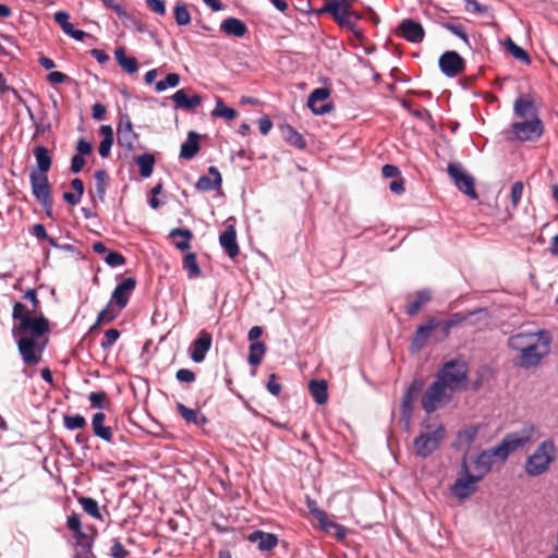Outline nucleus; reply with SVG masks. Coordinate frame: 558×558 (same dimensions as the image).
Returning a JSON list of instances; mask_svg holds the SVG:
<instances>
[{
    "mask_svg": "<svg viewBox=\"0 0 558 558\" xmlns=\"http://www.w3.org/2000/svg\"><path fill=\"white\" fill-rule=\"evenodd\" d=\"M449 177L454 182L457 189L472 199H477L478 194L475 190L474 178L465 172L459 162H450L447 168Z\"/></svg>",
    "mask_w": 558,
    "mask_h": 558,
    "instance_id": "9",
    "label": "nucleus"
},
{
    "mask_svg": "<svg viewBox=\"0 0 558 558\" xmlns=\"http://www.w3.org/2000/svg\"><path fill=\"white\" fill-rule=\"evenodd\" d=\"M172 99L174 101L175 108L193 110L202 104V97L198 94H194L189 97L184 89L177 90Z\"/></svg>",
    "mask_w": 558,
    "mask_h": 558,
    "instance_id": "27",
    "label": "nucleus"
},
{
    "mask_svg": "<svg viewBox=\"0 0 558 558\" xmlns=\"http://www.w3.org/2000/svg\"><path fill=\"white\" fill-rule=\"evenodd\" d=\"M439 68L449 77L462 73L465 68L464 59L457 51H446L439 57Z\"/></svg>",
    "mask_w": 558,
    "mask_h": 558,
    "instance_id": "15",
    "label": "nucleus"
},
{
    "mask_svg": "<svg viewBox=\"0 0 558 558\" xmlns=\"http://www.w3.org/2000/svg\"><path fill=\"white\" fill-rule=\"evenodd\" d=\"M77 501L82 506L83 510L92 518L102 520L98 502L94 498L81 496L77 498Z\"/></svg>",
    "mask_w": 558,
    "mask_h": 558,
    "instance_id": "44",
    "label": "nucleus"
},
{
    "mask_svg": "<svg viewBox=\"0 0 558 558\" xmlns=\"http://www.w3.org/2000/svg\"><path fill=\"white\" fill-rule=\"evenodd\" d=\"M219 243L230 258H235L240 248L236 242V231L233 225H227L225 231L219 236Z\"/></svg>",
    "mask_w": 558,
    "mask_h": 558,
    "instance_id": "22",
    "label": "nucleus"
},
{
    "mask_svg": "<svg viewBox=\"0 0 558 558\" xmlns=\"http://www.w3.org/2000/svg\"><path fill=\"white\" fill-rule=\"evenodd\" d=\"M471 315H473V313H469V314H463V313H453L449 316L448 319H446L445 322L451 327H456L458 326L459 324L465 322Z\"/></svg>",
    "mask_w": 558,
    "mask_h": 558,
    "instance_id": "64",
    "label": "nucleus"
},
{
    "mask_svg": "<svg viewBox=\"0 0 558 558\" xmlns=\"http://www.w3.org/2000/svg\"><path fill=\"white\" fill-rule=\"evenodd\" d=\"M180 83V76L177 73H169L165 80H161L156 83L155 88L157 92H163L168 87H175Z\"/></svg>",
    "mask_w": 558,
    "mask_h": 558,
    "instance_id": "51",
    "label": "nucleus"
},
{
    "mask_svg": "<svg viewBox=\"0 0 558 558\" xmlns=\"http://www.w3.org/2000/svg\"><path fill=\"white\" fill-rule=\"evenodd\" d=\"M543 123L538 118L512 124L514 138L521 142L537 141L543 134Z\"/></svg>",
    "mask_w": 558,
    "mask_h": 558,
    "instance_id": "13",
    "label": "nucleus"
},
{
    "mask_svg": "<svg viewBox=\"0 0 558 558\" xmlns=\"http://www.w3.org/2000/svg\"><path fill=\"white\" fill-rule=\"evenodd\" d=\"M213 116L231 121L236 118L238 112L234 109L227 107L223 100L218 98L216 101V107L213 111Z\"/></svg>",
    "mask_w": 558,
    "mask_h": 558,
    "instance_id": "48",
    "label": "nucleus"
},
{
    "mask_svg": "<svg viewBox=\"0 0 558 558\" xmlns=\"http://www.w3.org/2000/svg\"><path fill=\"white\" fill-rule=\"evenodd\" d=\"M535 339H538V331L537 332H519L513 336H511L508 339V347L512 350L518 351L519 353H522V351L525 350L530 344H532Z\"/></svg>",
    "mask_w": 558,
    "mask_h": 558,
    "instance_id": "28",
    "label": "nucleus"
},
{
    "mask_svg": "<svg viewBox=\"0 0 558 558\" xmlns=\"http://www.w3.org/2000/svg\"><path fill=\"white\" fill-rule=\"evenodd\" d=\"M423 386L424 385L422 380H413L402 398L400 411L407 423H409L411 418L414 409V402L416 401L418 393L422 391Z\"/></svg>",
    "mask_w": 558,
    "mask_h": 558,
    "instance_id": "21",
    "label": "nucleus"
},
{
    "mask_svg": "<svg viewBox=\"0 0 558 558\" xmlns=\"http://www.w3.org/2000/svg\"><path fill=\"white\" fill-rule=\"evenodd\" d=\"M330 96V89L326 87H320L314 89L308 98H307V106L315 114H325L330 112L333 109V105L331 102H324L327 100Z\"/></svg>",
    "mask_w": 558,
    "mask_h": 558,
    "instance_id": "18",
    "label": "nucleus"
},
{
    "mask_svg": "<svg viewBox=\"0 0 558 558\" xmlns=\"http://www.w3.org/2000/svg\"><path fill=\"white\" fill-rule=\"evenodd\" d=\"M478 434L476 426H468L458 433V446L469 449Z\"/></svg>",
    "mask_w": 558,
    "mask_h": 558,
    "instance_id": "45",
    "label": "nucleus"
},
{
    "mask_svg": "<svg viewBox=\"0 0 558 558\" xmlns=\"http://www.w3.org/2000/svg\"><path fill=\"white\" fill-rule=\"evenodd\" d=\"M551 337L546 330L538 331V339L519 354L518 365L523 368L536 367L550 352Z\"/></svg>",
    "mask_w": 558,
    "mask_h": 558,
    "instance_id": "6",
    "label": "nucleus"
},
{
    "mask_svg": "<svg viewBox=\"0 0 558 558\" xmlns=\"http://www.w3.org/2000/svg\"><path fill=\"white\" fill-rule=\"evenodd\" d=\"M557 448L551 439L544 440L536 450L527 457L524 471L529 476H539L549 470L555 461Z\"/></svg>",
    "mask_w": 558,
    "mask_h": 558,
    "instance_id": "4",
    "label": "nucleus"
},
{
    "mask_svg": "<svg viewBox=\"0 0 558 558\" xmlns=\"http://www.w3.org/2000/svg\"><path fill=\"white\" fill-rule=\"evenodd\" d=\"M183 269L189 272L190 278H197L201 277L202 270L198 266L196 254L195 253H187L183 257Z\"/></svg>",
    "mask_w": 558,
    "mask_h": 558,
    "instance_id": "46",
    "label": "nucleus"
},
{
    "mask_svg": "<svg viewBox=\"0 0 558 558\" xmlns=\"http://www.w3.org/2000/svg\"><path fill=\"white\" fill-rule=\"evenodd\" d=\"M117 140L119 146L123 147L128 151H133L136 149L138 134L133 130V124L128 113H119Z\"/></svg>",
    "mask_w": 558,
    "mask_h": 558,
    "instance_id": "11",
    "label": "nucleus"
},
{
    "mask_svg": "<svg viewBox=\"0 0 558 558\" xmlns=\"http://www.w3.org/2000/svg\"><path fill=\"white\" fill-rule=\"evenodd\" d=\"M95 193L99 201L104 202L107 187L109 185V175L106 170H97L94 173Z\"/></svg>",
    "mask_w": 558,
    "mask_h": 558,
    "instance_id": "41",
    "label": "nucleus"
},
{
    "mask_svg": "<svg viewBox=\"0 0 558 558\" xmlns=\"http://www.w3.org/2000/svg\"><path fill=\"white\" fill-rule=\"evenodd\" d=\"M211 344V333L205 329L201 330L190 347V357L192 361L195 363H202L206 357V353L210 350Z\"/></svg>",
    "mask_w": 558,
    "mask_h": 558,
    "instance_id": "17",
    "label": "nucleus"
},
{
    "mask_svg": "<svg viewBox=\"0 0 558 558\" xmlns=\"http://www.w3.org/2000/svg\"><path fill=\"white\" fill-rule=\"evenodd\" d=\"M114 58L118 64L129 74H134L138 70V63L136 58L128 57L124 48H118L114 51Z\"/></svg>",
    "mask_w": 558,
    "mask_h": 558,
    "instance_id": "37",
    "label": "nucleus"
},
{
    "mask_svg": "<svg viewBox=\"0 0 558 558\" xmlns=\"http://www.w3.org/2000/svg\"><path fill=\"white\" fill-rule=\"evenodd\" d=\"M107 393L105 391H94L89 395L88 399L93 408L102 409L107 401Z\"/></svg>",
    "mask_w": 558,
    "mask_h": 558,
    "instance_id": "57",
    "label": "nucleus"
},
{
    "mask_svg": "<svg viewBox=\"0 0 558 558\" xmlns=\"http://www.w3.org/2000/svg\"><path fill=\"white\" fill-rule=\"evenodd\" d=\"M266 353V345L264 342H253L250 344L248 348V356L247 362L250 365L258 366L262 361L263 356Z\"/></svg>",
    "mask_w": 558,
    "mask_h": 558,
    "instance_id": "42",
    "label": "nucleus"
},
{
    "mask_svg": "<svg viewBox=\"0 0 558 558\" xmlns=\"http://www.w3.org/2000/svg\"><path fill=\"white\" fill-rule=\"evenodd\" d=\"M120 337V331L116 328H110L108 330H106L105 332V337L100 343L101 348L102 349H109L110 347H112L116 341L119 339Z\"/></svg>",
    "mask_w": 558,
    "mask_h": 558,
    "instance_id": "55",
    "label": "nucleus"
},
{
    "mask_svg": "<svg viewBox=\"0 0 558 558\" xmlns=\"http://www.w3.org/2000/svg\"><path fill=\"white\" fill-rule=\"evenodd\" d=\"M121 310L119 307L116 310V305L113 303H109L97 316L96 323L92 326L90 331L94 332L100 329L102 324L111 323L119 315Z\"/></svg>",
    "mask_w": 558,
    "mask_h": 558,
    "instance_id": "36",
    "label": "nucleus"
},
{
    "mask_svg": "<svg viewBox=\"0 0 558 558\" xmlns=\"http://www.w3.org/2000/svg\"><path fill=\"white\" fill-rule=\"evenodd\" d=\"M70 14L65 11H59L54 14V22L59 24L62 31L68 35L69 32L74 27L73 24L69 22Z\"/></svg>",
    "mask_w": 558,
    "mask_h": 558,
    "instance_id": "53",
    "label": "nucleus"
},
{
    "mask_svg": "<svg viewBox=\"0 0 558 558\" xmlns=\"http://www.w3.org/2000/svg\"><path fill=\"white\" fill-rule=\"evenodd\" d=\"M523 183L521 181H517L511 186V203L513 207H517L523 195Z\"/></svg>",
    "mask_w": 558,
    "mask_h": 558,
    "instance_id": "62",
    "label": "nucleus"
},
{
    "mask_svg": "<svg viewBox=\"0 0 558 558\" xmlns=\"http://www.w3.org/2000/svg\"><path fill=\"white\" fill-rule=\"evenodd\" d=\"M220 29L229 35L242 38L247 33V27L244 22L236 17H228L222 21Z\"/></svg>",
    "mask_w": 558,
    "mask_h": 558,
    "instance_id": "32",
    "label": "nucleus"
},
{
    "mask_svg": "<svg viewBox=\"0 0 558 558\" xmlns=\"http://www.w3.org/2000/svg\"><path fill=\"white\" fill-rule=\"evenodd\" d=\"M106 415L104 412H97L93 415L92 429L96 437L111 442L113 438L112 429L110 426L105 425Z\"/></svg>",
    "mask_w": 558,
    "mask_h": 558,
    "instance_id": "25",
    "label": "nucleus"
},
{
    "mask_svg": "<svg viewBox=\"0 0 558 558\" xmlns=\"http://www.w3.org/2000/svg\"><path fill=\"white\" fill-rule=\"evenodd\" d=\"M129 555L130 551L124 548L119 538H113L110 547V556L112 558H126Z\"/></svg>",
    "mask_w": 558,
    "mask_h": 558,
    "instance_id": "54",
    "label": "nucleus"
},
{
    "mask_svg": "<svg viewBox=\"0 0 558 558\" xmlns=\"http://www.w3.org/2000/svg\"><path fill=\"white\" fill-rule=\"evenodd\" d=\"M465 10L471 13L483 15L488 13V7L480 3L476 0H465Z\"/></svg>",
    "mask_w": 558,
    "mask_h": 558,
    "instance_id": "58",
    "label": "nucleus"
},
{
    "mask_svg": "<svg viewBox=\"0 0 558 558\" xmlns=\"http://www.w3.org/2000/svg\"><path fill=\"white\" fill-rule=\"evenodd\" d=\"M437 331L436 318L428 317L423 325H420L412 338L410 351L416 353L421 351L427 343L428 339L435 341V332Z\"/></svg>",
    "mask_w": 558,
    "mask_h": 558,
    "instance_id": "14",
    "label": "nucleus"
},
{
    "mask_svg": "<svg viewBox=\"0 0 558 558\" xmlns=\"http://www.w3.org/2000/svg\"><path fill=\"white\" fill-rule=\"evenodd\" d=\"M32 193L34 197L41 204V206L45 208L46 214L48 216L52 213V193H51V184H45V185H38L32 187Z\"/></svg>",
    "mask_w": 558,
    "mask_h": 558,
    "instance_id": "29",
    "label": "nucleus"
},
{
    "mask_svg": "<svg viewBox=\"0 0 558 558\" xmlns=\"http://www.w3.org/2000/svg\"><path fill=\"white\" fill-rule=\"evenodd\" d=\"M63 425L65 428L70 430L74 429H83L86 427L87 422L84 416L81 414L75 415H64L63 416Z\"/></svg>",
    "mask_w": 558,
    "mask_h": 558,
    "instance_id": "50",
    "label": "nucleus"
},
{
    "mask_svg": "<svg viewBox=\"0 0 558 558\" xmlns=\"http://www.w3.org/2000/svg\"><path fill=\"white\" fill-rule=\"evenodd\" d=\"M178 413L187 424H194L196 426H204L207 424V417L201 413L198 410H193L187 408L181 402L177 403Z\"/></svg>",
    "mask_w": 558,
    "mask_h": 558,
    "instance_id": "31",
    "label": "nucleus"
},
{
    "mask_svg": "<svg viewBox=\"0 0 558 558\" xmlns=\"http://www.w3.org/2000/svg\"><path fill=\"white\" fill-rule=\"evenodd\" d=\"M174 20L179 26H185L191 23V14L185 3H178L173 9Z\"/></svg>",
    "mask_w": 558,
    "mask_h": 558,
    "instance_id": "49",
    "label": "nucleus"
},
{
    "mask_svg": "<svg viewBox=\"0 0 558 558\" xmlns=\"http://www.w3.org/2000/svg\"><path fill=\"white\" fill-rule=\"evenodd\" d=\"M169 236L172 239L181 238V240L174 241V246L183 252L190 248V241L194 235L190 229L175 228L170 231Z\"/></svg>",
    "mask_w": 558,
    "mask_h": 558,
    "instance_id": "40",
    "label": "nucleus"
},
{
    "mask_svg": "<svg viewBox=\"0 0 558 558\" xmlns=\"http://www.w3.org/2000/svg\"><path fill=\"white\" fill-rule=\"evenodd\" d=\"M280 131L287 143L300 149L305 148L306 141L293 126L284 124L280 126Z\"/></svg>",
    "mask_w": 558,
    "mask_h": 558,
    "instance_id": "35",
    "label": "nucleus"
},
{
    "mask_svg": "<svg viewBox=\"0 0 558 558\" xmlns=\"http://www.w3.org/2000/svg\"><path fill=\"white\" fill-rule=\"evenodd\" d=\"M452 392L440 381H435L426 389L422 397V408L427 413H433L439 408L447 405L452 399Z\"/></svg>",
    "mask_w": 558,
    "mask_h": 558,
    "instance_id": "8",
    "label": "nucleus"
},
{
    "mask_svg": "<svg viewBox=\"0 0 558 558\" xmlns=\"http://www.w3.org/2000/svg\"><path fill=\"white\" fill-rule=\"evenodd\" d=\"M396 34L413 44L422 43L425 37V31L422 24L412 19H404L399 24Z\"/></svg>",
    "mask_w": 558,
    "mask_h": 558,
    "instance_id": "16",
    "label": "nucleus"
},
{
    "mask_svg": "<svg viewBox=\"0 0 558 558\" xmlns=\"http://www.w3.org/2000/svg\"><path fill=\"white\" fill-rule=\"evenodd\" d=\"M136 287V279L129 277L123 279L113 290L111 294V303H113L119 310H123L130 299L131 292Z\"/></svg>",
    "mask_w": 558,
    "mask_h": 558,
    "instance_id": "20",
    "label": "nucleus"
},
{
    "mask_svg": "<svg viewBox=\"0 0 558 558\" xmlns=\"http://www.w3.org/2000/svg\"><path fill=\"white\" fill-rule=\"evenodd\" d=\"M356 0H330L325 3L318 11V14H330L335 22L340 26L349 29L355 37L362 38L363 33L359 29L356 21L363 16L360 12L353 9Z\"/></svg>",
    "mask_w": 558,
    "mask_h": 558,
    "instance_id": "2",
    "label": "nucleus"
},
{
    "mask_svg": "<svg viewBox=\"0 0 558 558\" xmlns=\"http://www.w3.org/2000/svg\"><path fill=\"white\" fill-rule=\"evenodd\" d=\"M23 299L31 303V307L28 308L22 302L13 304L14 323L11 333L23 363L34 367L43 359V353L49 343L51 327L49 319L40 312V301L36 290L28 289Z\"/></svg>",
    "mask_w": 558,
    "mask_h": 558,
    "instance_id": "1",
    "label": "nucleus"
},
{
    "mask_svg": "<svg viewBox=\"0 0 558 558\" xmlns=\"http://www.w3.org/2000/svg\"><path fill=\"white\" fill-rule=\"evenodd\" d=\"M496 459H499L501 461V453L499 451L497 452V446L478 453L474 460V474L476 476H481V480H483L484 476L492 470V466L495 463Z\"/></svg>",
    "mask_w": 558,
    "mask_h": 558,
    "instance_id": "19",
    "label": "nucleus"
},
{
    "mask_svg": "<svg viewBox=\"0 0 558 558\" xmlns=\"http://www.w3.org/2000/svg\"><path fill=\"white\" fill-rule=\"evenodd\" d=\"M481 476L470 472L466 456L463 457L459 476L450 487V493L457 499L463 501L470 498L477 489Z\"/></svg>",
    "mask_w": 558,
    "mask_h": 558,
    "instance_id": "7",
    "label": "nucleus"
},
{
    "mask_svg": "<svg viewBox=\"0 0 558 558\" xmlns=\"http://www.w3.org/2000/svg\"><path fill=\"white\" fill-rule=\"evenodd\" d=\"M533 434L534 427L530 426L517 433L507 435L502 441L497 445V452L499 451L501 453V461H505L510 453L530 442Z\"/></svg>",
    "mask_w": 558,
    "mask_h": 558,
    "instance_id": "10",
    "label": "nucleus"
},
{
    "mask_svg": "<svg viewBox=\"0 0 558 558\" xmlns=\"http://www.w3.org/2000/svg\"><path fill=\"white\" fill-rule=\"evenodd\" d=\"M308 390L316 401V403L323 405L328 400V385L324 379L317 380L313 379L308 384Z\"/></svg>",
    "mask_w": 558,
    "mask_h": 558,
    "instance_id": "34",
    "label": "nucleus"
},
{
    "mask_svg": "<svg viewBox=\"0 0 558 558\" xmlns=\"http://www.w3.org/2000/svg\"><path fill=\"white\" fill-rule=\"evenodd\" d=\"M505 45H506L507 50L511 53V56L514 59L520 60V61L524 62L525 64L531 63V58H530L529 53L523 48L518 46L512 39L508 38L506 40Z\"/></svg>",
    "mask_w": 558,
    "mask_h": 558,
    "instance_id": "47",
    "label": "nucleus"
},
{
    "mask_svg": "<svg viewBox=\"0 0 558 558\" xmlns=\"http://www.w3.org/2000/svg\"><path fill=\"white\" fill-rule=\"evenodd\" d=\"M440 381L452 393L465 389L468 380V365L460 360H452L445 363L436 374Z\"/></svg>",
    "mask_w": 558,
    "mask_h": 558,
    "instance_id": "5",
    "label": "nucleus"
},
{
    "mask_svg": "<svg viewBox=\"0 0 558 558\" xmlns=\"http://www.w3.org/2000/svg\"><path fill=\"white\" fill-rule=\"evenodd\" d=\"M437 331L435 332V342L445 341L451 331V327L445 322L436 318Z\"/></svg>",
    "mask_w": 558,
    "mask_h": 558,
    "instance_id": "52",
    "label": "nucleus"
},
{
    "mask_svg": "<svg viewBox=\"0 0 558 558\" xmlns=\"http://www.w3.org/2000/svg\"><path fill=\"white\" fill-rule=\"evenodd\" d=\"M100 133L102 135V140L99 143L98 153L102 158H107L114 141L113 130L110 125H101Z\"/></svg>",
    "mask_w": 558,
    "mask_h": 558,
    "instance_id": "39",
    "label": "nucleus"
},
{
    "mask_svg": "<svg viewBox=\"0 0 558 558\" xmlns=\"http://www.w3.org/2000/svg\"><path fill=\"white\" fill-rule=\"evenodd\" d=\"M199 135L191 131L187 134L186 141L181 145L180 157L182 159L191 160L193 159L199 151Z\"/></svg>",
    "mask_w": 558,
    "mask_h": 558,
    "instance_id": "30",
    "label": "nucleus"
},
{
    "mask_svg": "<svg viewBox=\"0 0 558 558\" xmlns=\"http://www.w3.org/2000/svg\"><path fill=\"white\" fill-rule=\"evenodd\" d=\"M33 154L37 163V168L34 170L49 172L52 166V157L50 150L46 146L37 145L34 147Z\"/></svg>",
    "mask_w": 558,
    "mask_h": 558,
    "instance_id": "33",
    "label": "nucleus"
},
{
    "mask_svg": "<svg viewBox=\"0 0 558 558\" xmlns=\"http://www.w3.org/2000/svg\"><path fill=\"white\" fill-rule=\"evenodd\" d=\"M105 262L111 267H117L124 265L126 259L119 252H108V254L105 257Z\"/></svg>",
    "mask_w": 558,
    "mask_h": 558,
    "instance_id": "61",
    "label": "nucleus"
},
{
    "mask_svg": "<svg viewBox=\"0 0 558 558\" xmlns=\"http://www.w3.org/2000/svg\"><path fill=\"white\" fill-rule=\"evenodd\" d=\"M66 526L74 534V546L94 544L98 534L94 525H86L83 527L80 515L75 512L71 513L66 520Z\"/></svg>",
    "mask_w": 558,
    "mask_h": 558,
    "instance_id": "12",
    "label": "nucleus"
},
{
    "mask_svg": "<svg viewBox=\"0 0 558 558\" xmlns=\"http://www.w3.org/2000/svg\"><path fill=\"white\" fill-rule=\"evenodd\" d=\"M430 300L432 292L428 289L416 291L413 295H409L405 313L409 316L416 315Z\"/></svg>",
    "mask_w": 558,
    "mask_h": 558,
    "instance_id": "23",
    "label": "nucleus"
},
{
    "mask_svg": "<svg viewBox=\"0 0 558 558\" xmlns=\"http://www.w3.org/2000/svg\"><path fill=\"white\" fill-rule=\"evenodd\" d=\"M175 378L181 383L192 384L196 379V375L189 368H180L175 373Z\"/></svg>",
    "mask_w": 558,
    "mask_h": 558,
    "instance_id": "63",
    "label": "nucleus"
},
{
    "mask_svg": "<svg viewBox=\"0 0 558 558\" xmlns=\"http://www.w3.org/2000/svg\"><path fill=\"white\" fill-rule=\"evenodd\" d=\"M29 182L32 187L48 184V172L32 170L29 173Z\"/></svg>",
    "mask_w": 558,
    "mask_h": 558,
    "instance_id": "56",
    "label": "nucleus"
},
{
    "mask_svg": "<svg viewBox=\"0 0 558 558\" xmlns=\"http://www.w3.org/2000/svg\"><path fill=\"white\" fill-rule=\"evenodd\" d=\"M513 109H514L515 114H518L521 118H533V119L536 118L534 104H533L532 99H530L527 97H524V96L518 97L517 100L514 101Z\"/></svg>",
    "mask_w": 558,
    "mask_h": 558,
    "instance_id": "38",
    "label": "nucleus"
},
{
    "mask_svg": "<svg viewBox=\"0 0 558 558\" xmlns=\"http://www.w3.org/2000/svg\"><path fill=\"white\" fill-rule=\"evenodd\" d=\"M209 175H202L198 178L195 187L198 191L207 192L215 189H220L222 184V178L219 170L211 166L208 168Z\"/></svg>",
    "mask_w": 558,
    "mask_h": 558,
    "instance_id": "24",
    "label": "nucleus"
},
{
    "mask_svg": "<svg viewBox=\"0 0 558 558\" xmlns=\"http://www.w3.org/2000/svg\"><path fill=\"white\" fill-rule=\"evenodd\" d=\"M444 27L461 38L464 43L469 44V36L465 33L463 25L448 22L444 24Z\"/></svg>",
    "mask_w": 558,
    "mask_h": 558,
    "instance_id": "59",
    "label": "nucleus"
},
{
    "mask_svg": "<svg viewBox=\"0 0 558 558\" xmlns=\"http://www.w3.org/2000/svg\"><path fill=\"white\" fill-rule=\"evenodd\" d=\"M94 544L75 546L74 558H97L93 551Z\"/></svg>",
    "mask_w": 558,
    "mask_h": 558,
    "instance_id": "60",
    "label": "nucleus"
},
{
    "mask_svg": "<svg viewBox=\"0 0 558 558\" xmlns=\"http://www.w3.org/2000/svg\"><path fill=\"white\" fill-rule=\"evenodd\" d=\"M247 539L252 543H256L260 550H271L278 545V537L272 533H265L263 531L252 532Z\"/></svg>",
    "mask_w": 558,
    "mask_h": 558,
    "instance_id": "26",
    "label": "nucleus"
},
{
    "mask_svg": "<svg viewBox=\"0 0 558 558\" xmlns=\"http://www.w3.org/2000/svg\"><path fill=\"white\" fill-rule=\"evenodd\" d=\"M423 430L413 441V448L416 456L426 458L436 451L446 437L445 426L435 421L423 423Z\"/></svg>",
    "mask_w": 558,
    "mask_h": 558,
    "instance_id": "3",
    "label": "nucleus"
},
{
    "mask_svg": "<svg viewBox=\"0 0 558 558\" xmlns=\"http://www.w3.org/2000/svg\"><path fill=\"white\" fill-rule=\"evenodd\" d=\"M155 157L151 154H143L136 158V165L140 168V174L143 178L151 175L155 166Z\"/></svg>",
    "mask_w": 558,
    "mask_h": 558,
    "instance_id": "43",
    "label": "nucleus"
}]
</instances>
